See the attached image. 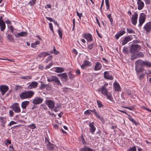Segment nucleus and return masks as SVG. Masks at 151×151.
<instances>
[{
    "label": "nucleus",
    "instance_id": "1",
    "mask_svg": "<svg viewBox=\"0 0 151 151\" xmlns=\"http://www.w3.org/2000/svg\"><path fill=\"white\" fill-rule=\"evenodd\" d=\"M108 85V83H105L104 86L101 88H99L98 89L99 91L101 92V93L104 95H106L107 98L110 101H112L113 98L112 97L110 93L108 91L107 89L106 88L107 86Z\"/></svg>",
    "mask_w": 151,
    "mask_h": 151
},
{
    "label": "nucleus",
    "instance_id": "2",
    "mask_svg": "<svg viewBox=\"0 0 151 151\" xmlns=\"http://www.w3.org/2000/svg\"><path fill=\"white\" fill-rule=\"evenodd\" d=\"M144 61L141 60H139L135 63V70L138 73L142 72L144 70L143 67L144 66Z\"/></svg>",
    "mask_w": 151,
    "mask_h": 151
},
{
    "label": "nucleus",
    "instance_id": "3",
    "mask_svg": "<svg viewBox=\"0 0 151 151\" xmlns=\"http://www.w3.org/2000/svg\"><path fill=\"white\" fill-rule=\"evenodd\" d=\"M34 94V92L32 91H26L21 93L19 95L20 98L22 99L32 98Z\"/></svg>",
    "mask_w": 151,
    "mask_h": 151
},
{
    "label": "nucleus",
    "instance_id": "4",
    "mask_svg": "<svg viewBox=\"0 0 151 151\" xmlns=\"http://www.w3.org/2000/svg\"><path fill=\"white\" fill-rule=\"evenodd\" d=\"M47 81L48 82H53L55 84L57 85H60L62 86V85L60 82L59 78L56 76H50L49 78H47Z\"/></svg>",
    "mask_w": 151,
    "mask_h": 151
},
{
    "label": "nucleus",
    "instance_id": "5",
    "mask_svg": "<svg viewBox=\"0 0 151 151\" xmlns=\"http://www.w3.org/2000/svg\"><path fill=\"white\" fill-rule=\"evenodd\" d=\"M91 112H93L96 117L98 118L101 121H102L104 120L103 118L99 114L96 112V111L95 109H93V110H87L84 112V114L85 115H88L91 114Z\"/></svg>",
    "mask_w": 151,
    "mask_h": 151
},
{
    "label": "nucleus",
    "instance_id": "6",
    "mask_svg": "<svg viewBox=\"0 0 151 151\" xmlns=\"http://www.w3.org/2000/svg\"><path fill=\"white\" fill-rule=\"evenodd\" d=\"M141 49V46L138 45H132L130 47V51L132 53L137 52Z\"/></svg>",
    "mask_w": 151,
    "mask_h": 151
},
{
    "label": "nucleus",
    "instance_id": "7",
    "mask_svg": "<svg viewBox=\"0 0 151 151\" xmlns=\"http://www.w3.org/2000/svg\"><path fill=\"white\" fill-rule=\"evenodd\" d=\"M146 17L145 14L144 13H141L140 14L139 18V26H141L145 21Z\"/></svg>",
    "mask_w": 151,
    "mask_h": 151
},
{
    "label": "nucleus",
    "instance_id": "8",
    "mask_svg": "<svg viewBox=\"0 0 151 151\" xmlns=\"http://www.w3.org/2000/svg\"><path fill=\"white\" fill-rule=\"evenodd\" d=\"M11 108L15 113H19L21 111L19 105L18 103H15L12 106Z\"/></svg>",
    "mask_w": 151,
    "mask_h": 151
},
{
    "label": "nucleus",
    "instance_id": "9",
    "mask_svg": "<svg viewBox=\"0 0 151 151\" xmlns=\"http://www.w3.org/2000/svg\"><path fill=\"white\" fill-rule=\"evenodd\" d=\"M45 104L50 109H52L55 107V103L53 101L50 100H47L45 101Z\"/></svg>",
    "mask_w": 151,
    "mask_h": 151
},
{
    "label": "nucleus",
    "instance_id": "10",
    "mask_svg": "<svg viewBox=\"0 0 151 151\" xmlns=\"http://www.w3.org/2000/svg\"><path fill=\"white\" fill-rule=\"evenodd\" d=\"M43 101V99L40 97H36L33 99L32 103L34 104L37 105L42 103Z\"/></svg>",
    "mask_w": 151,
    "mask_h": 151
},
{
    "label": "nucleus",
    "instance_id": "11",
    "mask_svg": "<svg viewBox=\"0 0 151 151\" xmlns=\"http://www.w3.org/2000/svg\"><path fill=\"white\" fill-rule=\"evenodd\" d=\"M143 28L147 32L149 33L151 31V22H147Z\"/></svg>",
    "mask_w": 151,
    "mask_h": 151
},
{
    "label": "nucleus",
    "instance_id": "12",
    "mask_svg": "<svg viewBox=\"0 0 151 151\" xmlns=\"http://www.w3.org/2000/svg\"><path fill=\"white\" fill-rule=\"evenodd\" d=\"M137 13L136 12H134L131 18L132 23L134 25H136L137 23Z\"/></svg>",
    "mask_w": 151,
    "mask_h": 151
},
{
    "label": "nucleus",
    "instance_id": "13",
    "mask_svg": "<svg viewBox=\"0 0 151 151\" xmlns=\"http://www.w3.org/2000/svg\"><path fill=\"white\" fill-rule=\"evenodd\" d=\"M131 36L132 35L125 37L122 41V45H124L126 44L128 42L132 40L133 38L131 37Z\"/></svg>",
    "mask_w": 151,
    "mask_h": 151
},
{
    "label": "nucleus",
    "instance_id": "14",
    "mask_svg": "<svg viewBox=\"0 0 151 151\" xmlns=\"http://www.w3.org/2000/svg\"><path fill=\"white\" fill-rule=\"evenodd\" d=\"M8 86H6L2 85L0 86V91L1 92L2 95H4L5 93L8 91Z\"/></svg>",
    "mask_w": 151,
    "mask_h": 151
},
{
    "label": "nucleus",
    "instance_id": "15",
    "mask_svg": "<svg viewBox=\"0 0 151 151\" xmlns=\"http://www.w3.org/2000/svg\"><path fill=\"white\" fill-rule=\"evenodd\" d=\"M94 124L93 122H92L90 123L89 124V126L90 127V131L93 134H94V133L96 129L94 125Z\"/></svg>",
    "mask_w": 151,
    "mask_h": 151
},
{
    "label": "nucleus",
    "instance_id": "16",
    "mask_svg": "<svg viewBox=\"0 0 151 151\" xmlns=\"http://www.w3.org/2000/svg\"><path fill=\"white\" fill-rule=\"evenodd\" d=\"M104 77L106 79L112 80L113 79L112 76L110 75L108 71H105L104 74Z\"/></svg>",
    "mask_w": 151,
    "mask_h": 151
},
{
    "label": "nucleus",
    "instance_id": "17",
    "mask_svg": "<svg viewBox=\"0 0 151 151\" xmlns=\"http://www.w3.org/2000/svg\"><path fill=\"white\" fill-rule=\"evenodd\" d=\"M137 4L138 5V9L139 10H142L144 7V3L141 0H137Z\"/></svg>",
    "mask_w": 151,
    "mask_h": 151
},
{
    "label": "nucleus",
    "instance_id": "18",
    "mask_svg": "<svg viewBox=\"0 0 151 151\" xmlns=\"http://www.w3.org/2000/svg\"><path fill=\"white\" fill-rule=\"evenodd\" d=\"M38 83L36 82H32L29 84L27 87L28 89H31L36 88L37 86Z\"/></svg>",
    "mask_w": 151,
    "mask_h": 151
},
{
    "label": "nucleus",
    "instance_id": "19",
    "mask_svg": "<svg viewBox=\"0 0 151 151\" xmlns=\"http://www.w3.org/2000/svg\"><path fill=\"white\" fill-rule=\"evenodd\" d=\"M83 37L88 42L92 40V36L90 33L84 34Z\"/></svg>",
    "mask_w": 151,
    "mask_h": 151
},
{
    "label": "nucleus",
    "instance_id": "20",
    "mask_svg": "<svg viewBox=\"0 0 151 151\" xmlns=\"http://www.w3.org/2000/svg\"><path fill=\"white\" fill-rule=\"evenodd\" d=\"M125 32V31L124 30L120 31L117 34H116V35H115V37L116 38V39L118 40L120 37L124 34Z\"/></svg>",
    "mask_w": 151,
    "mask_h": 151
},
{
    "label": "nucleus",
    "instance_id": "21",
    "mask_svg": "<svg viewBox=\"0 0 151 151\" xmlns=\"http://www.w3.org/2000/svg\"><path fill=\"white\" fill-rule=\"evenodd\" d=\"M48 143L47 144V150H52L54 148V145L53 144L51 143L48 140H47Z\"/></svg>",
    "mask_w": 151,
    "mask_h": 151
},
{
    "label": "nucleus",
    "instance_id": "22",
    "mask_svg": "<svg viewBox=\"0 0 151 151\" xmlns=\"http://www.w3.org/2000/svg\"><path fill=\"white\" fill-rule=\"evenodd\" d=\"M27 35V33L26 32H22L20 33L17 34L15 35L16 37H20L26 36Z\"/></svg>",
    "mask_w": 151,
    "mask_h": 151
},
{
    "label": "nucleus",
    "instance_id": "23",
    "mask_svg": "<svg viewBox=\"0 0 151 151\" xmlns=\"http://www.w3.org/2000/svg\"><path fill=\"white\" fill-rule=\"evenodd\" d=\"M114 86L116 91H120V87L118 83L116 82L114 83Z\"/></svg>",
    "mask_w": 151,
    "mask_h": 151
},
{
    "label": "nucleus",
    "instance_id": "24",
    "mask_svg": "<svg viewBox=\"0 0 151 151\" xmlns=\"http://www.w3.org/2000/svg\"><path fill=\"white\" fill-rule=\"evenodd\" d=\"M0 27L1 30L3 31L5 28V24L3 21H0Z\"/></svg>",
    "mask_w": 151,
    "mask_h": 151
},
{
    "label": "nucleus",
    "instance_id": "25",
    "mask_svg": "<svg viewBox=\"0 0 151 151\" xmlns=\"http://www.w3.org/2000/svg\"><path fill=\"white\" fill-rule=\"evenodd\" d=\"M50 54L46 52H43L40 53L38 55V56L39 58H44L48 55H50Z\"/></svg>",
    "mask_w": 151,
    "mask_h": 151
},
{
    "label": "nucleus",
    "instance_id": "26",
    "mask_svg": "<svg viewBox=\"0 0 151 151\" xmlns=\"http://www.w3.org/2000/svg\"><path fill=\"white\" fill-rule=\"evenodd\" d=\"M101 68V65L100 62H97L95 65L94 67V70H100Z\"/></svg>",
    "mask_w": 151,
    "mask_h": 151
},
{
    "label": "nucleus",
    "instance_id": "27",
    "mask_svg": "<svg viewBox=\"0 0 151 151\" xmlns=\"http://www.w3.org/2000/svg\"><path fill=\"white\" fill-rule=\"evenodd\" d=\"M29 103V101H25L23 102L22 103L21 106L23 109H26L27 106L28 105Z\"/></svg>",
    "mask_w": 151,
    "mask_h": 151
},
{
    "label": "nucleus",
    "instance_id": "28",
    "mask_svg": "<svg viewBox=\"0 0 151 151\" xmlns=\"http://www.w3.org/2000/svg\"><path fill=\"white\" fill-rule=\"evenodd\" d=\"M55 69V71L57 73L62 72L64 71V69L60 67H56Z\"/></svg>",
    "mask_w": 151,
    "mask_h": 151
},
{
    "label": "nucleus",
    "instance_id": "29",
    "mask_svg": "<svg viewBox=\"0 0 151 151\" xmlns=\"http://www.w3.org/2000/svg\"><path fill=\"white\" fill-rule=\"evenodd\" d=\"M81 151H95V150H93L89 147H84L81 149Z\"/></svg>",
    "mask_w": 151,
    "mask_h": 151
},
{
    "label": "nucleus",
    "instance_id": "30",
    "mask_svg": "<svg viewBox=\"0 0 151 151\" xmlns=\"http://www.w3.org/2000/svg\"><path fill=\"white\" fill-rule=\"evenodd\" d=\"M144 66H146L147 67L151 68V63L147 61H144Z\"/></svg>",
    "mask_w": 151,
    "mask_h": 151
},
{
    "label": "nucleus",
    "instance_id": "31",
    "mask_svg": "<svg viewBox=\"0 0 151 151\" xmlns=\"http://www.w3.org/2000/svg\"><path fill=\"white\" fill-rule=\"evenodd\" d=\"M83 64L85 66H89L91 65V63L89 61L85 60L84 61Z\"/></svg>",
    "mask_w": 151,
    "mask_h": 151
},
{
    "label": "nucleus",
    "instance_id": "32",
    "mask_svg": "<svg viewBox=\"0 0 151 151\" xmlns=\"http://www.w3.org/2000/svg\"><path fill=\"white\" fill-rule=\"evenodd\" d=\"M61 76L64 78L65 80L68 79V76L66 73H65L61 74Z\"/></svg>",
    "mask_w": 151,
    "mask_h": 151
},
{
    "label": "nucleus",
    "instance_id": "33",
    "mask_svg": "<svg viewBox=\"0 0 151 151\" xmlns=\"http://www.w3.org/2000/svg\"><path fill=\"white\" fill-rule=\"evenodd\" d=\"M6 117H0V120H1V122L3 123V124L4 125L6 123Z\"/></svg>",
    "mask_w": 151,
    "mask_h": 151
},
{
    "label": "nucleus",
    "instance_id": "34",
    "mask_svg": "<svg viewBox=\"0 0 151 151\" xmlns=\"http://www.w3.org/2000/svg\"><path fill=\"white\" fill-rule=\"evenodd\" d=\"M107 17L110 21L111 24L112 25L113 24V20L112 18L111 14H108L107 15Z\"/></svg>",
    "mask_w": 151,
    "mask_h": 151
},
{
    "label": "nucleus",
    "instance_id": "35",
    "mask_svg": "<svg viewBox=\"0 0 151 151\" xmlns=\"http://www.w3.org/2000/svg\"><path fill=\"white\" fill-rule=\"evenodd\" d=\"M36 0H31L28 4L31 6H33L36 3Z\"/></svg>",
    "mask_w": 151,
    "mask_h": 151
},
{
    "label": "nucleus",
    "instance_id": "36",
    "mask_svg": "<svg viewBox=\"0 0 151 151\" xmlns=\"http://www.w3.org/2000/svg\"><path fill=\"white\" fill-rule=\"evenodd\" d=\"M7 38L8 40L10 42H12L14 41V40L12 37V35H8L7 36Z\"/></svg>",
    "mask_w": 151,
    "mask_h": 151
},
{
    "label": "nucleus",
    "instance_id": "37",
    "mask_svg": "<svg viewBox=\"0 0 151 151\" xmlns=\"http://www.w3.org/2000/svg\"><path fill=\"white\" fill-rule=\"evenodd\" d=\"M123 52L124 53L127 54L128 52V47L124 46L123 48Z\"/></svg>",
    "mask_w": 151,
    "mask_h": 151
},
{
    "label": "nucleus",
    "instance_id": "38",
    "mask_svg": "<svg viewBox=\"0 0 151 151\" xmlns=\"http://www.w3.org/2000/svg\"><path fill=\"white\" fill-rule=\"evenodd\" d=\"M137 58L143 57L144 55L142 52H139L137 54Z\"/></svg>",
    "mask_w": 151,
    "mask_h": 151
},
{
    "label": "nucleus",
    "instance_id": "39",
    "mask_svg": "<svg viewBox=\"0 0 151 151\" xmlns=\"http://www.w3.org/2000/svg\"><path fill=\"white\" fill-rule=\"evenodd\" d=\"M97 104L99 108L101 107L103 105L101 103V102L99 100H97Z\"/></svg>",
    "mask_w": 151,
    "mask_h": 151
},
{
    "label": "nucleus",
    "instance_id": "40",
    "mask_svg": "<svg viewBox=\"0 0 151 151\" xmlns=\"http://www.w3.org/2000/svg\"><path fill=\"white\" fill-rule=\"evenodd\" d=\"M105 4L107 7L106 9L108 10L109 9V0H105Z\"/></svg>",
    "mask_w": 151,
    "mask_h": 151
},
{
    "label": "nucleus",
    "instance_id": "41",
    "mask_svg": "<svg viewBox=\"0 0 151 151\" xmlns=\"http://www.w3.org/2000/svg\"><path fill=\"white\" fill-rule=\"evenodd\" d=\"M58 33L61 39L62 38V30L60 29H59L58 30Z\"/></svg>",
    "mask_w": 151,
    "mask_h": 151
},
{
    "label": "nucleus",
    "instance_id": "42",
    "mask_svg": "<svg viewBox=\"0 0 151 151\" xmlns=\"http://www.w3.org/2000/svg\"><path fill=\"white\" fill-rule=\"evenodd\" d=\"M94 44V43H93L88 45L87 47L88 49L90 50H91L93 49Z\"/></svg>",
    "mask_w": 151,
    "mask_h": 151
},
{
    "label": "nucleus",
    "instance_id": "43",
    "mask_svg": "<svg viewBox=\"0 0 151 151\" xmlns=\"http://www.w3.org/2000/svg\"><path fill=\"white\" fill-rule=\"evenodd\" d=\"M127 151H136V148L135 146L131 147L128 149Z\"/></svg>",
    "mask_w": 151,
    "mask_h": 151
},
{
    "label": "nucleus",
    "instance_id": "44",
    "mask_svg": "<svg viewBox=\"0 0 151 151\" xmlns=\"http://www.w3.org/2000/svg\"><path fill=\"white\" fill-rule=\"evenodd\" d=\"M47 86V84H41L40 88L41 89H44L46 88Z\"/></svg>",
    "mask_w": 151,
    "mask_h": 151
},
{
    "label": "nucleus",
    "instance_id": "45",
    "mask_svg": "<svg viewBox=\"0 0 151 151\" xmlns=\"http://www.w3.org/2000/svg\"><path fill=\"white\" fill-rule=\"evenodd\" d=\"M127 30L128 32L129 33H134V31L130 29L127 28Z\"/></svg>",
    "mask_w": 151,
    "mask_h": 151
},
{
    "label": "nucleus",
    "instance_id": "46",
    "mask_svg": "<svg viewBox=\"0 0 151 151\" xmlns=\"http://www.w3.org/2000/svg\"><path fill=\"white\" fill-rule=\"evenodd\" d=\"M21 78L22 79H30L32 78V76H26L25 77H22Z\"/></svg>",
    "mask_w": 151,
    "mask_h": 151
},
{
    "label": "nucleus",
    "instance_id": "47",
    "mask_svg": "<svg viewBox=\"0 0 151 151\" xmlns=\"http://www.w3.org/2000/svg\"><path fill=\"white\" fill-rule=\"evenodd\" d=\"M49 27L50 28V29L52 31V33H53V34H54V30L53 29V27L52 26V24L51 23H49Z\"/></svg>",
    "mask_w": 151,
    "mask_h": 151
},
{
    "label": "nucleus",
    "instance_id": "48",
    "mask_svg": "<svg viewBox=\"0 0 151 151\" xmlns=\"http://www.w3.org/2000/svg\"><path fill=\"white\" fill-rule=\"evenodd\" d=\"M129 119L131 121L132 123L136 124V121L134 119L132 118L131 116H130L129 118Z\"/></svg>",
    "mask_w": 151,
    "mask_h": 151
},
{
    "label": "nucleus",
    "instance_id": "49",
    "mask_svg": "<svg viewBox=\"0 0 151 151\" xmlns=\"http://www.w3.org/2000/svg\"><path fill=\"white\" fill-rule=\"evenodd\" d=\"M137 58V55H136L134 54H133L131 55V60H134L135 59Z\"/></svg>",
    "mask_w": 151,
    "mask_h": 151
},
{
    "label": "nucleus",
    "instance_id": "50",
    "mask_svg": "<svg viewBox=\"0 0 151 151\" xmlns=\"http://www.w3.org/2000/svg\"><path fill=\"white\" fill-rule=\"evenodd\" d=\"M30 128L31 129H34L36 128V125L35 124H32L29 125Z\"/></svg>",
    "mask_w": 151,
    "mask_h": 151
},
{
    "label": "nucleus",
    "instance_id": "51",
    "mask_svg": "<svg viewBox=\"0 0 151 151\" xmlns=\"http://www.w3.org/2000/svg\"><path fill=\"white\" fill-rule=\"evenodd\" d=\"M68 76L70 79H72L74 77V76H73V75L70 72L69 73Z\"/></svg>",
    "mask_w": 151,
    "mask_h": 151
},
{
    "label": "nucleus",
    "instance_id": "52",
    "mask_svg": "<svg viewBox=\"0 0 151 151\" xmlns=\"http://www.w3.org/2000/svg\"><path fill=\"white\" fill-rule=\"evenodd\" d=\"M17 123V122H15L14 121H11L8 124V126H11L12 125L15 124H16Z\"/></svg>",
    "mask_w": 151,
    "mask_h": 151
},
{
    "label": "nucleus",
    "instance_id": "53",
    "mask_svg": "<svg viewBox=\"0 0 151 151\" xmlns=\"http://www.w3.org/2000/svg\"><path fill=\"white\" fill-rule=\"evenodd\" d=\"M52 58V55H50V56H49L48 58H47V59L46 60V61L45 62L46 63H48L50 60H51Z\"/></svg>",
    "mask_w": 151,
    "mask_h": 151
},
{
    "label": "nucleus",
    "instance_id": "54",
    "mask_svg": "<svg viewBox=\"0 0 151 151\" xmlns=\"http://www.w3.org/2000/svg\"><path fill=\"white\" fill-rule=\"evenodd\" d=\"M9 114L10 116L11 117H13L14 116V114L13 111L11 110L9 111Z\"/></svg>",
    "mask_w": 151,
    "mask_h": 151
},
{
    "label": "nucleus",
    "instance_id": "55",
    "mask_svg": "<svg viewBox=\"0 0 151 151\" xmlns=\"http://www.w3.org/2000/svg\"><path fill=\"white\" fill-rule=\"evenodd\" d=\"M76 14L77 16H78L79 19H81V17L82 16V13H79L78 11L76 12Z\"/></svg>",
    "mask_w": 151,
    "mask_h": 151
},
{
    "label": "nucleus",
    "instance_id": "56",
    "mask_svg": "<svg viewBox=\"0 0 151 151\" xmlns=\"http://www.w3.org/2000/svg\"><path fill=\"white\" fill-rule=\"evenodd\" d=\"M54 49L53 50V51H54V53L55 54H58L59 53V52L58 51L56 50L55 49V46L53 47Z\"/></svg>",
    "mask_w": 151,
    "mask_h": 151
},
{
    "label": "nucleus",
    "instance_id": "57",
    "mask_svg": "<svg viewBox=\"0 0 151 151\" xmlns=\"http://www.w3.org/2000/svg\"><path fill=\"white\" fill-rule=\"evenodd\" d=\"M122 107L124 108L129 109L131 110H132L133 109V107H126V106H122Z\"/></svg>",
    "mask_w": 151,
    "mask_h": 151
},
{
    "label": "nucleus",
    "instance_id": "58",
    "mask_svg": "<svg viewBox=\"0 0 151 151\" xmlns=\"http://www.w3.org/2000/svg\"><path fill=\"white\" fill-rule=\"evenodd\" d=\"M145 76V75L144 74H142L139 76V78L140 80H141L144 78Z\"/></svg>",
    "mask_w": 151,
    "mask_h": 151
},
{
    "label": "nucleus",
    "instance_id": "59",
    "mask_svg": "<svg viewBox=\"0 0 151 151\" xmlns=\"http://www.w3.org/2000/svg\"><path fill=\"white\" fill-rule=\"evenodd\" d=\"M46 18L50 22H53V20H54V19H52V18H50V17H46Z\"/></svg>",
    "mask_w": 151,
    "mask_h": 151
},
{
    "label": "nucleus",
    "instance_id": "60",
    "mask_svg": "<svg viewBox=\"0 0 151 151\" xmlns=\"http://www.w3.org/2000/svg\"><path fill=\"white\" fill-rule=\"evenodd\" d=\"M146 4H149L150 3V0H144Z\"/></svg>",
    "mask_w": 151,
    "mask_h": 151
},
{
    "label": "nucleus",
    "instance_id": "61",
    "mask_svg": "<svg viewBox=\"0 0 151 151\" xmlns=\"http://www.w3.org/2000/svg\"><path fill=\"white\" fill-rule=\"evenodd\" d=\"M9 150L11 151H15V150L14 149V148L12 146H9Z\"/></svg>",
    "mask_w": 151,
    "mask_h": 151
},
{
    "label": "nucleus",
    "instance_id": "62",
    "mask_svg": "<svg viewBox=\"0 0 151 151\" xmlns=\"http://www.w3.org/2000/svg\"><path fill=\"white\" fill-rule=\"evenodd\" d=\"M52 63H50L48 65H47L46 68L47 69L49 68L52 65Z\"/></svg>",
    "mask_w": 151,
    "mask_h": 151
},
{
    "label": "nucleus",
    "instance_id": "63",
    "mask_svg": "<svg viewBox=\"0 0 151 151\" xmlns=\"http://www.w3.org/2000/svg\"><path fill=\"white\" fill-rule=\"evenodd\" d=\"M117 128V126L115 124H114V125H112V126L111 127V129H114V130L115 128Z\"/></svg>",
    "mask_w": 151,
    "mask_h": 151
},
{
    "label": "nucleus",
    "instance_id": "64",
    "mask_svg": "<svg viewBox=\"0 0 151 151\" xmlns=\"http://www.w3.org/2000/svg\"><path fill=\"white\" fill-rule=\"evenodd\" d=\"M81 136H82V142L83 144H86V142L85 141L84 139V137H83V136L82 135Z\"/></svg>",
    "mask_w": 151,
    "mask_h": 151
}]
</instances>
